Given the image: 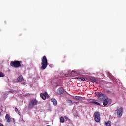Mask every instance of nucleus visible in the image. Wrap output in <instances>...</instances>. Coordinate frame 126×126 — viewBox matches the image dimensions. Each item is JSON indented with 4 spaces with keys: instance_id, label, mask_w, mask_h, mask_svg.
Returning a JSON list of instances; mask_svg holds the SVG:
<instances>
[{
    "instance_id": "nucleus-1",
    "label": "nucleus",
    "mask_w": 126,
    "mask_h": 126,
    "mask_svg": "<svg viewBox=\"0 0 126 126\" xmlns=\"http://www.w3.org/2000/svg\"><path fill=\"white\" fill-rule=\"evenodd\" d=\"M41 66L40 67L41 69L42 70H45L48 66V59L47 57L45 56H43L41 59Z\"/></svg>"
},
{
    "instance_id": "nucleus-2",
    "label": "nucleus",
    "mask_w": 126,
    "mask_h": 126,
    "mask_svg": "<svg viewBox=\"0 0 126 126\" xmlns=\"http://www.w3.org/2000/svg\"><path fill=\"white\" fill-rule=\"evenodd\" d=\"M22 63V61H12L10 63V65L12 66V67H20L21 66V63Z\"/></svg>"
},
{
    "instance_id": "nucleus-3",
    "label": "nucleus",
    "mask_w": 126,
    "mask_h": 126,
    "mask_svg": "<svg viewBox=\"0 0 126 126\" xmlns=\"http://www.w3.org/2000/svg\"><path fill=\"white\" fill-rule=\"evenodd\" d=\"M94 120L96 123H100L101 118H100V112H95L94 114Z\"/></svg>"
},
{
    "instance_id": "nucleus-4",
    "label": "nucleus",
    "mask_w": 126,
    "mask_h": 126,
    "mask_svg": "<svg viewBox=\"0 0 126 126\" xmlns=\"http://www.w3.org/2000/svg\"><path fill=\"white\" fill-rule=\"evenodd\" d=\"M38 101L36 99H32L30 101L29 104V108L32 109L33 107H35L36 105H37Z\"/></svg>"
},
{
    "instance_id": "nucleus-5",
    "label": "nucleus",
    "mask_w": 126,
    "mask_h": 126,
    "mask_svg": "<svg viewBox=\"0 0 126 126\" xmlns=\"http://www.w3.org/2000/svg\"><path fill=\"white\" fill-rule=\"evenodd\" d=\"M98 100L99 101H103V100H105L107 97H106V95L102 93H98Z\"/></svg>"
},
{
    "instance_id": "nucleus-6",
    "label": "nucleus",
    "mask_w": 126,
    "mask_h": 126,
    "mask_svg": "<svg viewBox=\"0 0 126 126\" xmlns=\"http://www.w3.org/2000/svg\"><path fill=\"white\" fill-rule=\"evenodd\" d=\"M123 107H120L117 110V115L119 118H121L123 116Z\"/></svg>"
},
{
    "instance_id": "nucleus-7",
    "label": "nucleus",
    "mask_w": 126,
    "mask_h": 126,
    "mask_svg": "<svg viewBox=\"0 0 126 126\" xmlns=\"http://www.w3.org/2000/svg\"><path fill=\"white\" fill-rule=\"evenodd\" d=\"M17 81L18 82H21L22 84H24V83H25L24 79H23V77H22L21 75H20L19 77L17 78Z\"/></svg>"
},
{
    "instance_id": "nucleus-8",
    "label": "nucleus",
    "mask_w": 126,
    "mask_h": 126,
    "mask_svg": "<svg viewBox=\"0 0 126 126\" xmlns=\"http://www.w3.org/2000/svg\"><path fill=\"white\" fill-rule=\"evenodd\" d=\"M63 88H60L57 90V93L58 94V95H61L62 94H63Z\"/></svg>"
},
{
    "instance_id": "nucleus-9",
    "label": "nucleus",
    "mask_w": 126,
    "mask_h": 126,
    "mask_svg": "<svg viewBox=\"0 0 126 126\" xmlns=\"http://www.w3.org/2000/svg\"><path fill=\"white\" fill-rule=\"evenodd\" d=\"M5 119L7 123H10V122H11V118H10V116L8 114L6 115Z\"/></svg>"
},
{
    "instance_id": "nucleus-10",
    "label": "nucleus",
    "mask_w": 126,
    "mask_h": 126,
    "mask_svg": "<svg viewBox=\"0 0 126 126\" xmlns=\"http://www.w3.org/2000/svg\"><path fill=\"white\" fill-rule=\"evenodd\" d=\"M90 81L91 82H95V83H98V79H97L96 78L94 77H90L89 78Z\"/></svg>"
},
{
    "instance_id": "nucleus-11",
    "label": "nucleus",
    "mask_w": 126,
    "mask_h": 126,
    "mask_svg": "<svg viewBox=\"0 0 126 126\" xmlns=\"http://www.w3.org/2000/svg\"><path fill=\"white\" fill-rule=\"evenodd\" d=\"M102 101H103V106H107L109 103V98L108 97H106Z\"/></svg>"
},
{
    "instance_id": "nucleus-12",
    "label": "nucleus",
    "mask_w": 126,
    "mask_h": 126,
    "mask_svg": "<svg viewBox=\"0 0 126 126\" xmlns=\"http://www.w3.org/2000/svg\"><path fill=\"white\" fill-rule=\"evenodd\" d=\"M51 102L53 103L54 106H57L58 104V102L57 101V100L55 98L51 99Z\"/></svg>"
},
{
    "instance_id": "nucleus-13",
    "label": "nucleus",
    "mask_w": 126,
    "mask_h": 126,
    "mask_svg": "<svg viewBox=\"0 0 126 126\" xmlns=\"http://www.w3.org/2000/svg\"><path fill=\"white\" fill-rule=\"evenodd\" d=\"M105 125L106 126H112V122H111L110 121H108L105 123Z\"/></svg>"
},
{
    "instance_id": "nucleus-14",
    "label": "nucleus",
    "mask_w": 126,
    "mask_h": 126,
    "mask_svg": "<svg viewBox=\"0 0 126 126\" xmlns=\"http://www.w3.org/2000/svg\"><path fill=\"white\" fill-rule=\"evenodd\" d=\"M74 99H76V100H78L79 101H81V100H82V97L78 96H76L74 97Z\"/></svg>"
},
{
    "instance_id": "nucleus-15",
    "label": "nucleus",
    "mask_w": 126,
    "mask_h": 126,
    "mask_svg": "<svg viewBox=\"0 0 126 126\" xmlns=\"http://www.w3.org/2000/svg\"><path fill=\"white\" fill-rule=\"evenodd\" d=\"M40 97L41 98H42L43 100H46V96H45L44 94H41Z\"/></svg>"
},
{
    "instance_id": "nucleus-16",
    "label": "nucleus",
    "mask_w": 126,
    "mask_h": 126,
    "mask_svg": "<svg viewBox=\"0 0 126 126\" xmlns=\"http://www.w3.org/2000/svg\"><path fill=\"white\" fill-rule=\"evenodd\" d=\"M95 100L93 99H90L88 100L89 103H91L92 104H94Z\"/></svg>"
},
{
    "instance_id": "nucleus-17",
    "label": "nucleus",
    "mask_w": 126,
    "mask_h": 126,
    "mask_svg": "<svg viewBox=\"0 0 126 126\" xmlns=\"http://www.w3.org/2000/svg\"><path fill=\"white\" fill-rule=\"evenodd\" d=\"M60 123H64V118L63 117H61L60 119Z\"/></svg>"
},
{
    "instance_id": "nucleus-18",
    "label": "nucleus",
    "mask_w": 126,
    "mask_h": 126,
    "mask_svg": "<svg viewBox=\"0 0 126 126\" xmlns=\"http://www.w3.org/2000/svg\"><path fill=\"white\" fill-rule=\"evenodd\" d=\"M75 79H80L81 81H85V78L81 77H76Z\"/></svg>"
},
{
    "instance_id": "nucleus-19",
    "label": "nucleus",
    "mask_w": 126,
    "mask_h": 126,
    "mask_svg": "<svg viewBox=\"0 0 126 126\" xmlns=\"http://www.w3.org/2000/svg\"><path fill=\"white\" fill-rule=\"evenodd\" d=\"M67 103L68 104H72V105H73V102H72V100H69V99L67 100Z\"/></svg>"
},
{
    "instance_id": "nucleus-20",
    "label": "nucleus",
    "mask_w": 126,
    "mask_h": 126,
    "mask_svg": "<svg viewBox=\"0 0 126 126\" xmlns=\"http://www.w3.org/2000/svg\"><path fill=\"white\" fill-rule=\"evenodd\" d=\"M0 77H4V74L3 73L0 71Z\"/></svg>"
},
{
    "instance_id": "nucleus-21",
    "label": "nucleus",
    "mask_w": 126,
    "mask_h": 126,
    "mask_svg": "<svg viewBox=\"0 0 126 126\" xmlns=\"http://www.w3.org/2000/svg\"><path fill=\"white\" fill-rule=\"evenodd\" d=\"M9 93H12V91L5 92L4 95H8Z\"/></svg>"
},
{
    "instance_id": "nucleus-22",
    "label": "nucleus",
    "mask_w": 126,
    "mask_h": 126,
    "mask_svg": "<svg viewBox=\"0 0 126 126\" xmlns=\"http://www.w3.org/2000/svg\"><path fill=\"white\" fill-rule=\"evenodd\" d=\"M95 105H97V106H101V104L99 102L94 101V103Z\"/></svg>"
},
{
    "instance_id": "nucleus-23",
    "label": "nucleus",
    "mask_w": 126,
    "mask_h": 126,
    "mask_svg": "<svg viewBox=\"0 0 126 126\" xmlns=\"http://www.w3.org/2000/svg\"><path fill=\"white\" fill-rule=\"evenodd\" d=\"M15 111L16 113H18L19 112L18 108H17V107H15Z\"/></svg>"
},
{
    "instance_id": "nucleus-24",
    "label": "nucleus",
    "mask_w": 126,
    "mask_h": 126,
    "mask_svg": "<svg viewBox=\"0 0 126 126\" xmlns=\"http://www.w3.org/2000/svg\"><path fill=\"white\" fill-rule=\"evenodd\" d=\"M106 93H107V94H111V91L107 90L106 91Z\"/></svg>"
},
{
    "instance_id": "nucleus-25",
    "label": "nucleus",
    "mask_w": 126,
    "mask_h": 126,
    "mask_svg": "<svg viewBox=\"0 0 126 126\" xmlns=\"http://www.w3.org/2000/svg\"><path fill=\"white\" fill-rule=\"evenodd\" d=\"M64 119L65 120H66V121H67V120H68V118H67V117L66 116H64Z\"/></svg>"
},
{
    "instance_id": "nucleus-26",
    "label": "nucleus",
    "mask_w": 126,
    "mask_h": 126,
    "mask_svg": "<svg viewBox=\"0 0 126 126\" xmlns=\"http://www.w3.org/2000/svg\"><path fill=\"white\" fill-rule=\"evenodd\" d=\"M43 94L46 97V96H47L48 95V94L47 93H45Z\"/></svg>"
},
{
    "instance_id": "nucleus-27",
    "label": "nucleus",
    "mask_w": 126,
    "mask_h": 126,
    "mask_svg": "<svg viewBox=\"0 0 126 126\" xmlns=\"http://www.w3.org/2000/svg\"><path fill=\"white\" fill-rule=\"evenodd\" d=\"M75 104H76V105H78L79 104V102H75Z\"/></svg>"
},
{
    "instance_id": "nucleus-28",
    "label": "nucleus",
    "mask_w": 126,
    "mask_h": 126,
    "mask_svg": "<svg viewBox=\"0 0 126 126\" xmlns=\"http://www.w3.org/2000/svg\"><path fill=\"white\" fill-rule=\"evenodd\" d=\"M75 118H78V115H76L75 116Z\"/></svg>"
},
{
    "instance_id": "nucleus-29",
    "label": "nucleus",
    "mask_w": 126,
    "mask_h": 126,
    "mask_svg": "<svg viewBox=\"0 0 126 126\" xmlns=\"http://www.w3.org/2000/svg\"><path fill=\"white\" fill-rule=\"evenodd\" d=\"M0 126H3V125L1 123H0Z\"/></svg>"
},
{
    "instance_id": "nucleus-30",
    "label": "nucleus",
    "mask_w": 126,
    "mask_h": 126,
    "mask_svg": "<svg viewBox=\"0 0 126 126\" xmlns=\"http://www.w3.org/2000/svg\"><path fill=\"white\" fill-rule=\"evenodd\" d=\"M0 115H1V113L0 112Z\"/></svg>"
},
{
    "instance_id": "nucleus-31",
    "label": "nucleus",
    "mask_w": 126,
    "mask_h": 126,
    "mask_svg": "<svg viewBox=\"0 0 126 126\" xmlns=\"http://www.w3.org/2000/svg\"><path fill=\"white\" fill-rule=\"evenodd\" d=\"M50 126V125H47V126Z\"/></svg>"
}]
</instances>
